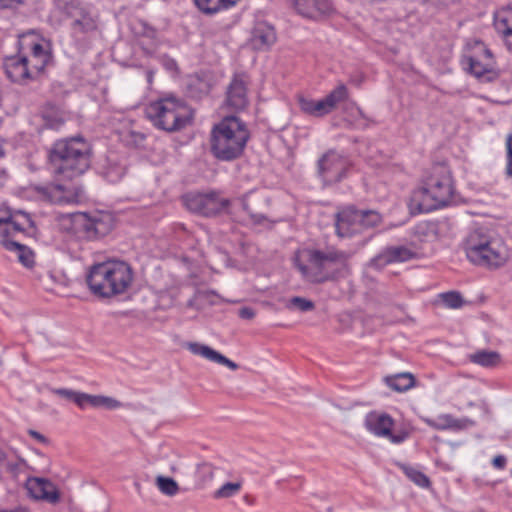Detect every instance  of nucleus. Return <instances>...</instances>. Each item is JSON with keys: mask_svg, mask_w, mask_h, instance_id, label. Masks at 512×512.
Listing matches in <instances>:
<instances>
[{"mask_svg": "<svg viewBox=\"0 0 512 512\" xmlns=\"http://www.w3.org/2000/svg\"><path fill=\"white\" fill-rule=\"evenodd\" d=\"M156 485L158 489L167 496H174L179 491L177 482L170 477L158 476L156 478Z\"/></svg>", "mask_w": 512, "mask_h": 512, "instance_id": "obj_33", "label": "nucleus"}, {"mask_svg": "<svg viewBox=\"0 0 512 512\" xmlns=\"http://www.w3.org/2000/svg\"><path fill=\"white\" fill-rule=\"evenodd\" d=\"M63 9L71 19L70 27L74 36H84L98 30V16L90 7L71 2Z\"/></svg>", "mask_w": 512, "mask_h": 512, "instance_id": "obj_13", "label": "nucleus"}, {"mask_svg": "<svg viewBox=\"0 0 512 512\" xmlns=\"http://www.w3.org/2000/svg\"><path fill=\"white\" fill-rule=\"evenodd\" d=\"M182 202L190 212L204 217L219 216L226 212L231 204L229 199L222 197L220 192L215 190L186 193L182 197Z\"/></svg>", "mask_w": 512, "mask_h": 512, "instance_id": "obj_9", "label": "nucleus"}, {"mask_svg": "<svg viewBox=\"0 0 512 512\" xmlns=\"http://www.w3.org/2000/svg\"><path fill=\"white\" fill-rule=\"evenodd\" d=\"M187 348L191 353L200 355L211 362L224 365L231 370H237L239 367L237 363L207 345L190 342L187 343Z\"/></svg>", "mask_w": 512, "mask_h": 512, "instance_id": "obj_25", "label": "nucleus"}, {"mask_svg": "<svg viewBox=\"0 0 512 512\" xmlns=\"http://www.w3.org/2000/svg\"><path fill=\"white\" fill-rule=\"evenodd\" d=\"M403 471L405 475L417 486L428 488L431 485L429 478L423 472L413 467H404Z\"/></svg>", "mask_w": 512, "mask_h": 512, "instance_id": "obj_35", "label": "nucleus"}, {"mask_svg": "<svg viewBox=\"0 0 512 512\" xmlns=\"http://www.w3.org/2000/svg\"><path fill=\"white\" fill-rule=\"evenodd\" d=\"M240 482H227L214 492V498L223 499L230 498L239 493L241 490Z\"/></svg>", "mask_w": 512, "mask_h": 512, "instance_id": "obj_36", "label": "nucleus"}, {"mask_svg": "<svg viewBox=\"0 0 512 512\" xmlns=\"http://www.w3.org/2000/svg\"><path fill=\"white\" fill-rule=\"evenodd\" d=\"M53 173L71 180L82 175L90 166V145L82 137L57 140L48 152Z\"/></svg>", "mask_w": 512, "mask_h": 512, "instance_id": "obj_3", "label": "nucleus"}, {"mask_svg": "<svg viewBox=\"0 0 512 512\" xmlns=\"http://www.w3.org/2000/svg\"><path fill=\"white\" fill-rule=\"evenodd\" d=\"M226 104L235 111L244 109L248 104L247 82L244 75H235L226 92Z\"/></svg>", "mask_w": 512, "mask_h": 512, "instance_id": "obj_18", "label": "nucleus"}, {"mask_svg": "<svg viewBox=\"0 0 512 512\" xmlns=\"http://www.w3.org/2000/svg\"><path fill=\"white\" fill-rule=\"evenodd\" d=\"M71 229L80 239L95 240L107 235L111 224L97 215L75 213L71 216Z\"/></svg>", "mask_w": 512, "mask_h": 512, "instance_id": "obj_12", "label": "nucleus"}, {"mask_svg": "<svg viewBox=\"0 0 512 512\" xmlns=\"http://www.w3.org/2000/svg\"><path fill=\"white\" fill-rule=\"evenodd\" d=\"M364 424L369 432L378 437L388 438L394 444L402 443L408 437L406 432L392 433L394 420L386 413L370 412L366 415Z\"/></svg>", "mask_w": 512, "mask_h": 512, "instance_id": "obj_14", "label": "nucleus"}, {"mask_svg": "<svg viewBox=\"0 0 512 512\" xmlns=\"http://www.w3.org/2000/svg\"><path fill=\"white\" fill-rule=\"evenodd\" d=\"M10 456L11 455H9L6 452L0 450V469L3 468V466L5 465L6 461L10 458Z\"/></svg>", "mask_w": 512, "mask_h": 512, "instance_id": "obj_50", "label": "nucleus"}, {"mask_svg": "<svg viewBox=\"0 0 512 512\" xmlns=\"http://www.w3.org/2000/svg\"><path fill=\"white\" fill-rule=\"evenodd\" d=\"M3 247L11 252H15L20 263L25 267H32L34 264V253L27 246L20 244L11 239H6L3 242Z\"/></svg>", "mask_w": 512, "mask_h": 512, "instance_id": "obj_27", "label": "nucleus"}, {"mask_svg": "<svg viewBox=\"0 0 512 512\" xmlns=\"http://www.w3.org/2000/svg\"><path fill=\"white\" fill-rule=\"evenodd\" d=\"M290 306L294 307L302 312L310 311L314 309V303L308 299L296 296L290 300Z\"/></svg>", "mask_w": 512, "mask_h": 512, "instance_id": "obj_41", "label": "nucleus"}, {"mask_svg": "<svg viewBox=\"0 0 512 512\" xmlns=\"http://www.w3.org/2000/svg\"><path fill=\"white\" fill-rule=\"evenodd\" d=\"M197 8L205 14L212 15L222 9L219 0H194Z\"/></svg>", "mask_w": 512, "mask_h": 512, "instance_id": "obj_39", "label": "nucleus"}, {"mask_svg": "<svg viewBox=\"0 0 512 512\" xmlns=\"http://www.w3.org/2000/svg\"><path fill=\"white\" fill-rule=\"evenodd\" d=\"M427 423L429 426L438 430H444L458 426L457 420L449 414L440 415L434 420H428Z\"/></svg>", "mask_w": 512, "mask_h": 512, "instance_id": "obj_37", "label": "nucleus"}, {"mask_svg": "<svg viewBox=\"0 0 512 512\" xmlns=\"http://www.w3.org/2000/svg\"><path fill=\"white\" fill-rule=\"evenodd\" d=\"M128 161L125 156L109 153L102 174L111 183H117L126 174Z\"/></svg>", "mask_w": 512, "mask_h": 512, "instance_id": "obj_24", "label": "nucleus"}, {"mask_svg": "<svg viewBox=\"0 0 512 512\" xmlns=\"http://www.w3.org/2000/svg\"><path fill=\"white\" fill-rule=\"evenodd\" d=\"M38 191L51 203L60 204L66 201L64 188L60 184H49L38 188Z\"/></svg>", "mask_w": 512, "mask_h": 512, "instance_id": "obj_31", "label": "nucleus"}, {"mask_svg": "<svg viewBox=\"0 0 512 512\" xmlns=\"http://www.w3.org/2000/svg\"><path fill=\"white\" fill-rule=\"evenodd\" d=\"M0 512H20L19 509H15V510H0Z\"/></svg>", "mask_w": 512, "mask_h": 512, "instance_id": "obj_53", "label": "nucleus"}, {"mask_svg": "<svg viewBox=\"0 0 512 512\" xmlns=\"http://www.w3.org/2000/svg\"><path fill=\"white\" fill-rule=\"evenodd\" d=\"M133 280L134 272L130 264L118 259L92 265L86 276L91 293L99 298H112L126 293Z\"/></svg>", "mask_w": 512, "mask_h": 512, "instance_id": "obj_2", "label": "nucleus"}, {"mask_svg": "<svg viewBox=\"0 0 512 512\" xmlns=\"http://www.w3.org/2000/svg\"><path fill=\"white\" fill-rule=\"evenodd\" d=\"M146 76H147L148 83H152V81H153V71H151V70L147 71Z\"/></svg>", "mask_w": 512, "mask_h": 512, "instance_id": "obj_52", "label": "nucleus"}, {"mask_svg": "<svg viewBox=\"0 0 512 512\" xmlns=\"http://www.w3.org/2000/svg\"><path fill=\"white\" fill-rule=\"evenodd\" d=\"M81 409H84L86 406L92 407H106L109 409H115L120 407L121 403L114 398L100 396V395H90L87 393H83L81 395Z\"/></svg>", "mask_w": 512, "mask_h": 512, "instance_id": "obj_28", "label": "nucleus"}, {"mask_svg": "<svg viewBox=\"0 0 512 512\" xmlns=\"http://www.w3.org/2000/svg\"><path fill=\"white\" fill-rule=\"evenodd\" d=\"M145 113L156 128L167 132L183 129L191 119L188 106L175 97H165L151 102Z\"/></svg>", "mask_w": 512, "mask_h": 512, "instance_id": "obj_6", "label": "nucleus"}, {"mask_svg": "<svg viewBox=\"0 0 512 512\" xmlns=\"http://www.w3.org/2000/svg\"><path fill=\"white\" fill-rule=\"evenodd\" d=\"M351 161L336 150H328L317 162V174L324 185L339 183L347 177Z\"/></svg>", "mask_w": 512, "mask_h": 512, "instance_id": "obj_11", "label": "nucleus"}, {"mask_svg": "<svg viewBox=\"0 0 512 512\" xmlns=\"http://www.w3.org/2000/svg\"><path fill=\"white\" fill-rule=\"evenodd\" d=\"M382 216L375 210H360L354 206L343 208L336 214V234L340 238H350L365 230L377 227Z\"/></svg>", "mask_w": 512, "mask_h": 512, "instance_id": "obj_8", "label": "nucleus"}, {"mask_svg": "<svg viewBox=\"0 0 512 512\" xmlns=\"http://www.w3.org/2000/svg\"><path fill=\"white\" fill-rule=\"evenodd\" d=\"M251 196H252V193L250 192V193L245 194L241 198L242 208L244 211H246L249 214L250 218L252 219V221L255 224H261L266 220V216L263 213L256 211L252 207V205L250 203Z\"/></svg>", "mask_w": 512, "mask_h": 512, "instance_id": "obj_34", "label": "nucleus"}, {"mask_svg": "<svg viewBox=\"0 0 512 512\" xmlns=\"http://www.w3.org/2000/svg\"><path fill=\"white\" fill-rule=\"evenodd\" d=\"M299 106L303 113L315 117V100L310 98L301 97L299 99Z\"/></svg>", "mask_w": 512, "mask_h": 512, "instance_id": "obj_42", "label": "nucleus"}, {"mask_svg": "<svg viewBox=\"0 0 512 512\" xmlns=\"http://www.w3.org/2000/svg\"><path fill=\"white\" fill-rule=\"evenodd\" d=\"M296 11L307 18L329 15L333 5L329 0H292Z\"/></svg>", "mask_w": 512, "mask_h": 512, "instance_id": "obj_20", "label": "nucleus"}, {"mask_svg": "<svg viewBox=\"0 0 512 512\" xmlns=\"http://www.w3.org/2000/svg\"><path fill=\"white\" fill-rule=\"evenodd\" d=\"M356 112H357V116H358L360 119H362V120H364V121H367V120H368V118L366 117V115L364 114V112H363V110H362L361 108H359V107H358V108H357V110H356Z\"/></svg>", "mask_w": 512, "mask_h": 512, "instance_id": "obj_51", "label": "nucleus"}, {"mask_svg": "<svg viewBox=\"0 0 512 512\" xmlns=\"http://www.w3.org/2000/svg\"><path fill=\"white\" fill-rule=\"evenodd\" d=\"M4 69L7 77L15 83H24L32 80V75L27 67L26 56H10L4 61Z\"/></svg>", "mask_w": 512, "mask_h": 512, "instance_id": "obj_21", "label": "nucleus"}, {"mask_svg": "<svg viewBox=\"0 0 512 512\" xmlns=\"http://www.w3.org/2000/svg\"><path fill=\"white\" fill-rule=\"evenodd\" d=\"M417 253L407 246H389L371 260V266L381 269L386 265L414 259Z\"/></svg>", "mask_w": 512, "mask_h": 512, "instance_id": "obj_16", "label": "nucleus"}, {"mask_svg": "<svg viewBox=\"0 0 512 512\" xmlns=\"http://www.w3.org/2000/svg\"><path fill=\"white\" fill-rule=\"evenodd\" d=\"M348 97L349 92L347 87L344 84H339L324 98L315 100V117L321 118L330 114L340 103L347 100Z\"/></svg>", "mask_w": 512, "mask_h": 512, "instance_id": "obj_19", "label": "nucleus"}, {"mask_svg": "<svg viewBox=\"0 0 512 512\" xmlns=\"http://www.w3.org/2000/svg\"><path fill=\"white\" fill-rule=\"evenodd\" d=\"M249 137L245 122L237 116H226L212 127L210 151L220 161H233L243 154Z\"/></svg>", "mask_w": 512, "mask_h": 512, "instance_id": "obj_4", "label": "nucleus"}, {"mask_svg": "<svg viewBox=\"0 0 512 512\" xmlns=\"http://www.w3.org/2000/svg\"><path fill=\"white\" fill-rule=\"evenodd\" d=\"M444 305L448 308L456 309L463 305V298L460 293L451 291L441 294Z\"/></svg>", "mask_w": 512, "mask_h": 512, "instance_id": "obj_40", "label": "nucleus"}, {"mask_svg": "<svg viewBox=\"0 0 512 512\" xmlns=\"http://www.w3.org/2000/svg\"><path fill=\"white\" fill-rule=\"evenodd\" d=\"M222 5V9H228L234 6L239 0H219Z\"/></svg>", "mask_w": 512, "mask_h": 512, "instance_id": "obj_49", "label": "nucleus"}, {"mask_svg": "<svg viewBox=\"0 0 512 512\" xmlns=\"http://www.w3.org/2000/svg\"><path fill=\"white\" fill-rule=\"evenodd\" d=\"M51 392L61 398H64L68 401L75 403L79 408L81 403V395L82 392L74 391L72 389L67 388H52Z\"/></svg>", "mask_w": 512, "mask_h": 512, "instance_id": "obj_38", "label": "nucleus"}, {"mask_svg": "<svg viewBox=\"0 0 512 512\" xmlns=\"http://www.w3.org/2000/svg\"><path fill=\"white\" fill-rule=\"evenodd\" d=\"M238 315L242 319L250 320V319L254 318L255 311L250 307H242L239 309Z\"/></svg>", "mask_w": 512, "mask_h": 512, "instance_id": "obj_44", "label": "nucleus"}, {"mask_svg": "<svg viewBox=\"0 0 512 512\" xmlns=\"http://www.w3.org/2000/svg\"><path fill=\"white\" fill-rule=\"evenodd\" d=\"M466 255L468 259L479 266L497 268L506 261L504 249L494 241H477L471 235L466 244Z\"/></svg>", "mask_w": 512, "mask_h": 512, "instance_id": "obj_10", "label": "nucleus"}, {"mask_svg": "<svg viewBox=\"0 0 512 512\" xmlns=\"http://www.w3.org/2000/svg\"><path fill=\"white\" fill-rule=\"evenodd\" d=\"M358 127L359 128H365V127H367V124L366 123H360V124H358Z\"/></svg>", "mask_w": 512, "mask_h": 512, "instance_id": "obj_54", "label": "nucleus"}, {"mask_svg": "<svg viewBox=\"0 0 512 512\" xmlns=\"http://www.w3.org/2000/svg\"><path fill=\"white\" fill-rule=\"evenodd\" d=\"M454 195V185L449 167L435 164L423 179L422 186L415 189L410 199L412 213H428L447 205Z\"/></svg>", "mask_w": 512, "mask_h": 512, "instance_id": "obj_1", "label": "nucleus"}, {"mask_svg": "<svg viewBox=\"0 0 512 512\" xmlns=\"http://www.w3.org/2000/svg\"><path fill=\"white\" fill-rule=\"evenodd\" d=\"M494 27L503 39L507 49L512 52V8L503 7L494 14Z\"/></svg>", "mask_w": 512, "mask_h": 512, "instance_id": "obj_23", "label": "nucleus"}, {"mask_svg": "<svg viewBox=\"0 0 512 512\" xmlns=\"http://www.w3.org/2000/svg\"><path fill=\"white\" fill-rule=\"evenodd\" d=\"M506 148H507L506 174L508 177H512V134L507 137Z\"/></svg>", "mask_w": 512, "mask_h": 512, "instance_id": "obj_43", "label": "nucleus"}, {"mask_svg": "<svg viewBox=\"0 0 512 512\" xmlns=\"http://www.w3.org/2000/svg\"><path fill=\"white\" fill-rule=\"evenodd\" d=\"M276 32L267 22H258L251 33V45L256 50H266L276 42Z\"/></svg>", "mask_w": 512, "mask_h": 512, "instance_id": "obj_22", "label": "nucleus"}, {"mask_svg": "<svg viewBox=\"0 0 512 512\" xmlns=\"http://www.w3.org/2000/svg\"><path fill=\"white\" fill-rule=\"evenodd\" d=\"M156 30L153 27H145L144 35L150 39H154L156 37Z\"/></svg>", "mask_w": 512, "mask_h": 512, "instance_id": "obj_48", "label": "nucleus"}, {"mask_svg": "<svg viewBox=\"0 0 512 512\" xmlns=\"http://www.w3.org/2000/svg\"><path fill=\"white\" fill-rule=\"evenodd\" d=\"M25 488L30 497L36 500H45L50 503H57L60 494L56 486L49 480L38 477H30L25 483Z\"/></svg>", "mask_w": 512, "mask_h": 512, "instance_id": "obj_17", "label": "nucleus"}, {"mask_svg": "<svg viewBox=\"0 0 512 512\" xmlns=\"http://www.w3.org/2000/svg\"><path fill=\"white\" fill-rule=\"evenodd\" d=\"M21 2L22 0H0V9L15 7Z\"/></svg>", "mask_w": 512, "mask_h": 512, "instance_id": "obj_47", "label": "nucleus"}, {"mask_svg": "<svg viewBox=\"0 0 512 512\" xmlns=\"http://www.w3.org/2000/svg\"><path fill=\"white\" fill-rule=\"evenodd\" d=\"M28 433L32 438H34L39 443L48 444V442H49L48 439L44 435H42L41 433H39L35 430H29Z\"/></svg>", "mask_w": 512, "mask_h": 512, "instance_id": "obj_46", "label": "nucleus"}, {"mask_svg": "<svg viewBox=\"0 0 512 512\" xmlns=\"http://www.w3.org/2000/svg\"><path fill=\"white\" fill-rule=\"evenodd\" d=\"M50 60V54L44 49L42 44L34 43L31 46L29 56H26L27 67L35 79L46 67Z\"/></svg>", "mask_w": 512, "mask_h": 512, "instance_id": "obj_26", "label": "nucleus"}, {"mask_svg": "<svg viewBox=\"0 0 512 512\" xmlns=\"http://www.w3.org/2000/svg\"><path fill=\"white\" fill-rule=\"evenodd\" d=\"M25 224L28 227L33 226V221L30 215L24 211L18 210L15 212H8L7 215L0 217V236L2 237L1 244L15 232L25 230Z\"/></svg>", "mask_w": 512, "mask_h": 512, "instance_id": "obj_15", "label": "nucleus"}, {"mask_svg": "<svg viewBox=\"0 0 512 512\" xmlns=\"http://www.w3.org/2000/svg\"><path fill=\"white\" fill-rule=\"evenodd\" d=\"M473 363L483 367H495L501 361V356L498 352L481 350L470 356Z\"/></svg>", "mask_w": 512, "mask_h": 512, "instance_id": "obj_30", "label": "nucleus"}, {"mask_svg": "<svg viewBox=\"0 0 512 512\" xmlns=\"http://www.w3.org/2000/svg\"><path fill=\"white\" fill-rule=\"evenodd\" d=\"M353 256L352 251L328 247L326 250L307 248L295 254L294 262L302 276L311 283H323L335 278L328 269L329 264L347 268L348 261Z\"/></svg>", "mask_w": 512, "mask_h": 512, "instance_id": "obj_5", "label": "nucleus"}, {"mask_svg": "<svg viewBox=\"0 0 512 512\" xmlns=\"http://www.w3.org/2000/svg\"><path fill=\"white\" fill-rule=\"evenodd\" d=\"M385 383L394 391L405 392L414 386L415 378L410 373H399L387 376L385 378Z\"/></svg>", "mask_w": 512, "mask_h": 512, "instance_id": "obj_29", "label": "nucleus"}, {"mask_svg": "<svg viewBox=\"0 0 512 512\" xmlns=\"http://www.w3.org/2000/svg\"><path fill=\"white\" fill-rule=\"evenodd\" d=\"M507 463V459L504 455H497L493 458L492 464L497 469H504Z\"/></svg>", "mask_w": 512, "mask_h": 512, "instance_id": "obj_45", "label": "nucleus"}, {"mask_svg": "<svg viewBox=\"0 0 512 512\" xmlns=\"http://www.w3.org/2000/svg\"><path fill=\"white\" fill-rule=\"evenodd\" d=\"M25 467V460L11 455L1 470L9 473L13 478H17L21 473L24 472Z\"/></svg>", "mask_w": 512, "mask_h": 512, "instance_id": "obj_32", "label": "nucleus"}, {"mask_svg": "<svg viewBox=\"0 0 512 512\" xmlns=\"http://www.w3.org/2000/svg\"><path fill=\"white\" fill-rule=\"evenodd\" d=\"M464 62L468 66L469 73L482 82H492L500 75L493 53L479 39L467 42Z\"/></svg>", "mask_w": 512, "mask_h": 512, "instance_id": "obj_7", "label": "nucleus"}]
</instances>
